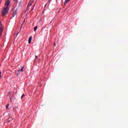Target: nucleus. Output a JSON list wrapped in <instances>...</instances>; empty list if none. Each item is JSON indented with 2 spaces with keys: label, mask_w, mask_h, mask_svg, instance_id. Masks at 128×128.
Returning a JSON list of instances; mask_svg holds the SVG:
<instances>
[{
  "label": "nucleus",
  "mask_w": 128,
  "mask_h": 128,
  "mask_svg": "<svg viewBox=\"0 0 128 128\" xmlns=\"http://www.w3.org/2000/svg\"><path fill=\"white\" fill-rule=\"evenodd\" d=\"M68 2H70V0H66L64 2V4L66 5V4Z\"/></svg>",
  "instance_id": "nucleus-7"
},
{
  "label": "nucleus",
  "mask_w": 128,
  "mask_h": 128,
  "mask_svg": "<svg viewBox=\"0 0 128 128\" xmlns=\"http://www.w3.org/2000/svg\"><path fill=\"white\" fill-rule=\"evenodd\" d=\"M35 4H34L33 6V8H32V10H30V12H32V10H34V6Z\"/></svg>",
  "instance_id": "nucleus-10"
},
{
  "label": "nucleus",
  "mask_w": 128,
  "mask_h": 128,
  "mask_svg": "<svg viewBox=\"0 0 128 128\" xmlns=\"http://www.w3.org/2000/svg\"><path fill=\"white\" fill-rule=\"evenodd\" d=\"M54 46H56V43H54Z\"/></svg>",
  "instance_id": "nucleus-16"
},
{
  "label": "nucleus",
  "mask_w": 128,
  "mask_h": 128,
  "mask_svg": "<svg viewBox=\"0 0 128 128\" xmlns=\"http://www.w3.org/2000/svg\"><path fill=\"white\" fill-rule=\"evenodd\" d=\"M0 74H2V72L0 71V76H1Z\"/></svg>",
  "instance_id": "nucleus-15"
},
{
  "label": "nucleus",
  "mask_w": 128,
  "mask_h": 128,
  "mask_svg": "<svg viewBox=\"0 0 128 128\" xmlns=\"http://www.w3.org/2000/svg\"><path fill=\"white\" fill-rule=\"evenodd\" d=\"M36 30H38V26H36L34 28V32H36Z\"/></svg>",
  "instance_id": "nucleus-8"
},
{
  "label": "nucleus",
  "mask_w": 128,
  "mask_h": 128,
  "mask_svg": "<svg viewBox=\"0 0 128 128\" xmlns=\"http://www.w3.org/2000/svg\"><path fill=\"white\" fill-rule=\"evenodd\" d=\"M12 117H9L8 120V122H12Z\"/></svg>",
  "instance_id": "nucleus-6"
},
{
  "label": "nucleus",
  "mask_w": 128,
  "mask_h": 128,
  "mask_svg": "<svg viewBox=\"0 0 128 128\" xmlns=\"http://www.w3.org/2000/svg\"><path fill=\"white\" fill-rule=\"evenodd\" d=\"M18 13V12L16 11V10H15L14 12H13V18H14V16H16V14Z\"/></svg>",
  "instance_id": "nucleus-5"
},
{
  "label": "nucleus",
  "mask_w": 128,
  "mask_h": 128,
  "mask_svg": "<svg viewBox=\"0 0 128 128\" xmlns=\"http://www.w3.org/2000/svg\"><path fill=\"white\" fill-rule=\"evenodd\" d=\"M32 36H30L28 38V44L32 42Z\"/></svg>",
  "instance_id": "nucleus-4"
},
{
  "label": "nucleus",
  "mask_w": 128,
  "mask_h": 128,
  "mask_svg": "<svg viewBox=\"0 0 128 128\" xmlns=\"http://www.w3.org/2000/svg\"><path fill=\"white\" fill-rule=\"evenodd\" d=\"M24 98V94H22V96H21V98Z\"/></svg>",
  "instance_id": "nucleus-9"
},
{
  "label": "nucleus",
  "mask_w": 128,
  "mask_h": 128,
  "mask_svg": "<svg viewBox=\"0 0 128 128\" xmlns=\"http://www.w3.org/2000/svg\"><path fill=\"white\" fill-rule=\"evenodd\" d=\"M48 2H50V0H48Z\"/></svg>",
  "instance_id": "nucleus-17"
},
{
  "label": "nucleus",
  "mask_w": 128,
  "mask_h": 128,
  "mask_svg": "<svg viewBox=\"0 0 128 128\" xmlns=\"http://www.w3.org/2000/svg\"><path fill=\"white\" fill-rule=\"evenodd\" d=\"M2 32H4V28H2V22L0 21V37L2 36Z\"/></svg>",
  "instance_id": "nucleus-2"
},
{
  "label": "nucleus",
  "mask_w": 128,
  "mask_h": 128,
  "mask_svg": "<svg viewBox=\"0 0 128 128\" xmlns=\"http://www.w3.org/2000/svg\"><path fill=\"white\" fill-rule=\"evenodd\" d=\"M8 106H9V104H8L6 106V109H8Z\"/></svg>",
  "instance_id": "nucleus-11"
},
{
  "label": "nucleus",
  "mask_w": 128,
  "mask_h": 128,
  "mask_svg": "<svg viewBox=\"0 0 128 128\" xmlns=\"http://www.w3.org/2000/svg\"><path fill=\"white\" fill-rule=\"evenodd\" d=\"M36 56L35 60H36V58H38V57L37 56Z\"/></svg>",
  "instance_id": "nucleus-12"
},
{
  "label": "nucleus",
  "mask_w": 128,
  "mask_h": 128,
  "mask_svg": "<svg viewBox=\"0 0 128 128\" xmlns=\"http://www.w3.org/2000/svg\"><path fill=\"white\" fill-rule=\"evenodd\" d=\"M23 24H22V26Z\"/></svg>",
  "instance_id": "nucleus-19"
},
{
  "label": "nucleus",
  "mask_w": 128,
  "mask_h": 128,
  "mask_svg": "<svg viewBox=\"0 0 128 128\" xmlns=\"http://www.w3.org/2000/svg\"><path fill=\"white\" fill-rule=\"evenodd\" d=\"M14 2H18V0H13Z\"/></svg>",
  "instance_id": "nucleus-13"
},
{
  "label": "nucleus",
  "mask_w": 128,
  "mask_h": 128,
  "mask_svg": "<svg viewBox=\"0 0 128 128\" xmlns=\"http://www.w3.org/2000/svg\"><path fill=\"white\" fill-rule=\"evenodd\" d=\"M10 6V1L8 0L6 3H5V7H4L2 8V16H4L6 14H8V6Z\"/></svg>",
  "instance_id": "nucleus-1"
},
{
  "label": "nucleus",
  "mask_w": 128,
  "mask_h": 128,
  "mask_svg": "<svg viewBox=\"0 0 128 128\" xmlns=\"http://www.w3.org/2000/svg\"><path fill=\"white\" fill-rule=\"evenodd\" d=\"M28 6H32V4H28Z\"/></svg>",
  "instance_id": "nucleus-14"
},
{
  "label": "nucleus",
  "mask_w": 128,
  "mask_h": 128,
  "mask_svg": "<svg viewBox=\"0 0 128 128\" xmlns=\"http://www.w3.org/2000/svg\"><path fill=\"white\" fill-rule=\"evenodd\" d=\"M0 78H2V76H0Z\"/></svg>",
  "instance_id": "nucleus-18"
},
{
  "label": "nucleus",
  "mask_w": 128,
  "mask_h": 128,
  "mask_svg": "<svg viewBox=\"0 0 128 128\" xmlns=\"http://www.w3.org/2000/svg\"><path fill=\"white\" fill-rule=\"evenodd\" d=\"M20 72H24V66L21 68V70H18V72L16 74L17 76H20Z\"/></svg>",
  "instance_id": "nucleus-3"
}]
</instances>
